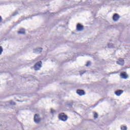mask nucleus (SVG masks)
I'll list each match as a JSON object with an SVG mask.
<instances>
[{
    "instance_id": "obj_22",
    "label": "nucleus",
    "mask_w": 130,
    "mask_h": 130,
    "mask_svg": "<svg viewBox=\"0 0 130 130\" xmlns=\"http://www.w3.org/2000/svg\"><path fill=\"white\" fill-rule=\"evenodd\" d=\"M2 20H3V19L2 18V16H0V23H1V22H2Z\"/></svg>"
},
{
    "instance_id": "obj_15",
    "label": "nucleus",
    "mask_w": 130,
    "mask_h": 130,
    "mask_svg": "<svg viewBox=\"0 0 130 130\" xmlns=\"http://www.w3.org/2000/svg\"><path fill=\"white\" fill-rule=\"evenodd\" d=\"M4 51V50L3 49V47L2 46H0V55H2V53Z\"/></svg>"
},
{
    "instance_id": "obj_21",
    "label": "nucleus",
    "mask_w": 130,
    "mask_h": 130,
    "mask_svg": "<svg viewBox=\"0 0 130 130\" xmlns=\"http://www.w3.org/2000/svg\"><path fill=\"white\" fill-rule=\"evenodd\" d=\"M85 72H83V73H80V76H83V75H84V74H85Z\"/></svg>"
},
{
    "instance_id": "obj_14",
    "label": "nucleus",
    "mask_w": 130,
    "mask_h": 130,
    "mask_svg": "<svg viewBox=\"0 0 130 130\" xmlns=\"http://www.w3.org/2000/svg\"><path fill=\"white\" fill-rule=\"evenodd\" d=\"M9 103L10 105H16V103L13 101H10Z\"/></svg>"
},
{
    "instance_id": "obj_11",
    "label": "nucleus",
    "mask_w": 130,
    "mask_h": 130,
    "mask_svg": "<svg viewBox=\"0 0 130 130\" xmlns=\"http://www.w3.org/2000/svg\"><path fill=\"white\" fill-rule=\"evenodd\" d=\"M18 34H25V29H20V31L18 32Z\"/></svg>"
},
{
    "instance_id": "obj_3",
    "label": "nucleus",
    "mask_w": 130,
    "mask_h": 130,
    "mask_svg": "<svg viewBox=\"0 0 130 130\" xmlns=\"http://www.w3.org/2000/svg\"><path fill=\"white\" fill-rule=\"evenodd\" d=\"M41 119L39 117V115L36 114L34 116V121L36 122V123H39L40 122V121Z\"/></svg>"
},
{
    "instance_id": "obj_1",
    "label": "nucleus",
    "mask_w": 130,
    "mask_h": 130,
    "mask_svg": "<svg viewBox=\"0 0 130 130\" xmlns=\"http://www.w3.org/2000/svg\"><path fill=\"white\" fill-rule=\"evenodd\" d=\"M58 118L62 121H67V120H68V116L65 115L64 113H62L59 114Z\"/></svg>"
},
{
    "instance_id": "obj_7",
    "label": "nucleus",
    "mask_w": 130,
    "mask_h": 130,
    "mask_svg": "<svg viewBox=\"0 0 130 130\" xmlns=\"http://www.w3.org/2000/svg\"><path fill=\"white\" fill-rule=\"evenodd\" d=\"M83 29H84V26L82 25L80 23H78L77 25V31H82Z\"/></svg>"
},
{
    "instance_id": "obj_16",
    "label": "nucleus",
    "mask_w": 130,
    "mask_h": 130,
    "mask_svg": "<svg viewBox=\"0 0 130 130\" xmlns=\"http://www.w3.org/2000/svg\"><path fill=\"white\" fill-rule=\"evenodd\" d=\"M91 65V62L88 61L87 63L85 64L86 67H89V66Z\"/></svg>"
},
{
    "instance_id": "obj_20",
    "label": "nucleus",
    "mask_w": 130,
    "mask_h": 130,
    "mask_svg": "<svg viewBox=\"0 0 130 130\" xmlns=\"http://www.w3.org/2000/svg\"><path fill=\"white\" fill-rule=\"evenodd\" d=\"M117 74V72H111V73H110L109 74V75H113V74Z\"/></svg>"
},
{
    "instance_id": "obj_24",
    "label": "nucleus",
    "mask_w": 130,
    "mask_h": 130,
    "mask_svg": "<svg viewBox=\"0 0 130 130\" xmlns=\"http://www.w3.org/2000/svg\"><path fill=\"white\" fill-rule=\"evenodd\" d=\"M18 102H20V101H17Z\"/></svg>"
},
{
    "instance_id": "obj_12",
    "label": "nucleus",
    "mask_w": 130,
    "mask_h": 130,
    "mask_svg": "<svg viewBox=\"0 0 130 130\" xmlns=\"http://www.w3.org/2000/svg\"><path fill=\"white\" fill-rule=\"evenodd\" d=\"M108 47L109 48H112L114 47V46L112 44H108Z\"/></svg>"
},
{
    "instance_id": "obj_23",
    "label": "nucleus",
    "mask_w": 130,
    "mask_h": 130,
    "mask_svg": "<svg viewBox=\"0 0 130 130\" xmlns=\"http://www.w3.org/2000/svg\"><path fill=\"white\" fill-rule=\"evenodd\" d=\"M98 105V104H96L95 105H94V107H95V106H97Z\"/></svg>"
},
{
    "instance_id": "obj_19",
    "label": "nucleus",
    "mask_w": 130,
    "mask_h": 130,
    "mask_svg": "<svg viewBox=\"0 0 130 130\" xmlns=\"http://www.w3.org/2000/svg\"><path fill=\"white\" fill-rule=\"evenodd\" d=\"M51 113H52V114H54V113H55V110L51 109Z\"/></svg>"
},
{
    "instance_id": "obj_5",
    "label": "nucleus",
    "mask_w": 130,
    "mask_h": 130,
    "mask_svg": "<svg viewBox=\"0 0 130 130\" xmlns=\"http://www.w3.org/2000/svg\"><path fill=\"white\" fill-rule=\"evenodd\" d=\"M113 20L114 22H117L119 20V15L117 13H115L113 16Z\"/></svg>"
},
{
    "instance_id": "obj_4",
    "label": "nucleus",
    "mask_w": 130,
    "mask_h": 130,
    "mask_svg": "<svg viewBox=\"0 0 130 130\" xmlns=\"http://www.w3.org/2000/svg\"><path fill=\"white\" fill-rule=\"evenodd\" d=\"M116 63L117 64H119V66H123L124 64V60L122 58H119Z\"/></svg>"
},
{
    "instance_id": "obj_6",
    "label": "nucleus",
    "mask_w": 130,
    "mask_h": 130,
    "mask_svg": "<svg viewBox=\"0 0 130 130\" xmlns=\"http://www.w3.org/2000/svg\"><path fill=\"white\" fill-rule=\"evenodd\" d=\"M120 78H121V79H125L127 78V77H128V76L127 75V74H126V72H122L120 75Z\"/></svg>"
},
{
    "instance_id": "obj_2",
    "label": "nucleus",
    "mask_w": 130,
    "mask_h": 130,
    "mask_svg": "<svg viewBox=\"0 0 130 130\" xmlns=\"http://www.w3.org/2000/svg\"><path fill=\"white\" fill-rule=\"evenodd\" d=\"M41 64H42V62L41 61H40L39 62H38L34 67V69L35 71H39L40 70V68H41Z\"/></svg>"
},
{
    "instance_id": "obj_8",
    "label": "nucleus",
    "mask_w": 130,
    "mask_h": 130,
    "mask_svg": "<svg viewBox=\"0 0 130 130\" xmlns=\"http://www.w3.org/2000/svg\"><path fill=\"white\" fill-rule=\"evenodd\" d=\"M33 51L34 53H37V54H38V53H40L41 51H42V48H36L35 49H34Z\"/></svg>"
},
{
    "instance_id": "obj_9",
    "label": "nucleus",
    "mask_w": 130,
    "mask_h": 130,
    "mask_svg": "<svg viewBox=\"0 0 130 130\" xmlns=\"http://www.w3.org/2000/svg\"><path fill=\"white\" fill-rule=\"evenodd\" d=\"M122 93H123V90H118L115 92V95L118 96H120Z\"/></svg>"
},
{
    "instance_id": "obj_17",
    "label": "nucleus",
    "mask_w": 130,
    "mask_h": 130,
    "mask_svg": "<svg viewBox=\"0 0 130 130\" xmlns=\"http://www.w3.org/2000/svg\"><path fill=\"white\" fill-rule=\"evenodd\" d=\"M94 117L95 118H98V114L97 113L94 114Z\"/></svg>"
},
{
    "instance_id": "obj_13",
    "label": "nucleus",
    "mask_w": 130,
    "mask_h": 130,
    "mask_svg": "<svg viewBox=\"0 0 130 130\" xmlns=\"http://www.w3.org/2000/svg\"><path fill=\"white\" fill-rule=\"evenodd\" d=\"M121 130H127V128L125 126H121Z\"/></svg>"
},
{
    "instance_id": "obj_18",
    "label": "nucleus",
    "mask_w": 130,
    "mask_h": 130,
    "mask_svg": "<svg viewBox=\"0 0 130 130\" xmlns=\"http://www.w3.org/2000/svg\"><path fill=\"white\" fill-rule=\"evenodd\" d=\"M17 15H18V12H15V13H13L12 17H15V16H17Z\"/></svg>"
},
{
    "instance_id": "obj_10",
    "label": "nucleus",
    "mask_w": 130,
    "mask_h": 130,
    "mask_svg": "<svg viewBox=\"0 0 130 130\" xmlns=\"http://www.w3.org/2000/svg\"><path fill=\"white\" fill-rule=\"evenodd\" d=\"M77 93L79 95V96H83L85 95V91L83 90H77Z\"/></svg>"
}]
</instances>
